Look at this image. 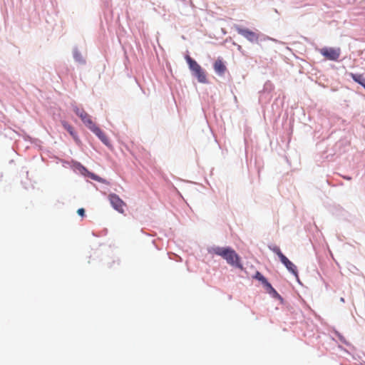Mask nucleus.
Here are the masks:
<instances>
[{"label": "nucleus", "mask_w": 365, "mask_h": 365, "mask_svg": "<svg viewBox=\"0 0 365 365\" xmlns=\"http://www.w3.org/2000/svg\"><path fill=\"white\" fill-rule=\"evenodd\" d=\"M211 252L215 255L222 257L229 264L240 269L242 268L239 255L232 248L215 247L212 248Z\"/></svg>", "instance_id": "f257e3e1"}, {"label": "nucleus", "mask_w": 365, "mask_h": 365, "mask_svg": "<svg viewBox=\"0 0 365 365\" xmlns=\"http://www.w3.org/2000/svg\"><path fill=\"white\" fill-rule=\"evenodd\" d=\"M320 53L327 60L337 61L341 55L340 48L324 47L320 49Z\"/></svg>", "instance_id": "f03ea898"}, {"label": "nucleus", "mask_w": 365, "mask_h": 365, "mask_svg": "<svg viewBox=\"0 0 365 365\" xmlns=\"http://www.w3.org/2000/svg\"><path fill=\"white\" fill-rule=\"evenodd\" d=\"M108 200L112 207L119 212L120 213L124 212V208L126 207V204L123 200L120 198L116 194L112 193L108 195Z\"/></svg>", "instance_id": "7ed1b4c3"}, {"label": "nucleus", "mask_w": 365, "mask_h": 365, "mask_svg": "<svg viewBox=\"0 0 365 365\" xmlns=\"http://www.w3.org/2000/svg\"><path fill=\"white\" fill-rule=\"evenodd\" d=\"M73 111L90 130L96 125L91 120V116L83 109L75 107Z\"/></svg>", "instance_id": "20e7f679"}, {"label": "nucleus", "mask_w": 365, "mask_h": 365, "mask_svg": "<svg viewBox=\"0 0 365 365\" xmlns=\"http://www.w3.org/2000/svg\"><path fill=\"white\" fill-rule=\"evenodd\" d=\"M235 30L239 34L243 36L250 42H257L258 41V34L248 29H245L239 26H236Z\"/></svg>", "instance_id": "39448f33"}, {"label": "nucleus", "mask_w": 365, "mask_h": 365, "mask_svg": "<svg viewBox=\"0 0 365 365\" xmlns=\"http://www.w3.org/2000/svg\"><path fill=\"white\" fill-rule=\"evenodd\" d=\"M282 257L281 262L290 272L297 277L298 272L296 266L285 255H282Z\"/></svg>", "instance_id": "423d86ee"}, {"label": "nucleus", "mask_w": 365, "mask_h": 365, "mask_svg": "<svg viewBox=\"0 0 365 365\" xmlns=\"http://www.w3.org/2000/svg\"><path fill=\"white\" fill-rule=\"evenodd\" d=\"M215 71L219 76H223L227 71V67L224 63V61L222 58H218L214 63L213 65Z\"/></svg>", "instance_id": "0eeeda50"}, {"label": "nucleus", "mask_w": 365, "mask_h": 365, "mask_svg": "<svg viewBox=\"0 0 365 365\" xmlns=\"http://www.w3.org/2000/svg\"><path fill=\"white\" fill-rule=\"evenodd\" d=\"M91 130L94 133L99 139L106 145H109V140L106 134L98 128L96 125L91 128Z\"/></svg>", "instance_id": "6e6552de"}, {"label": "nucleus", "mask_w": 365, "mask_h": 365, "mask_svg": "<svg viewBox=\"0 0 365 365\" xmlns=\"http://www.w3.org/2000/svg\"><path fill=\"white\" fill-rule=\"evenodd\" d=\"M255 278L260 281L264 285V287H266L267 289L269 290V292L277 294L275 289L272 287L271 284L268 282L267 279L260 272H257L255 275Z\"/></svg>", "instance_id": "1a4fd4ad"}, {"label": "nucleus", "mask_w": 365, "mask_h": 365, "mask_svg": "<svg viewBox=\"0 0 365 365\" xmlns=\"http://www.w3.org/2000/svg\"><path fill=\"white\" fill-rule=\"evenodd\" d=\"M185 60L189 66V68L190 71L193 73L197 71L201 68V66L194 60L192 59L190 56H185Z\"/></svg>", "instance_id": "9d476101"}, {"label": "nucleus", "mask_w": 365, "mask_h": 365, "mask_svg": "<svg viewBox=\"0 0 365 365\" xmlns=\"http://www.w3.org/2000/svg\"><path fill=\"white\" fill-rule=\"evenodd\" d=\"M62 125L63 127L69 133V134L73 138V139L78 142V138L77 136L76 133L74 130V128L73 126H71L70 124H68L66 121H62Z\"/></svg>", "instance_id": "9b49d317"}, {"label": "nucleus", "mask_w": 365, "mask_h": 365, "mask_svg": "<svg viewBox=\"0 0 365 365\" xmlns=\"http://www.w3.org/2000/svg\"><path fill=\"white\" fill-rule=\"evenodd\" d=\"M349 76L355 82L361 85L365 89V78L364 77L363 74L350 73Z\"/></svg>", "instance_id": "f8f14e48"}, {"label": "nucleus", "mask_w": 365, "mask_h": 365, "mask_svg": "<svg viewBox=\"0 0 365 365\" xmlns=\"http://www.w3.org/2000/svg\"><path fill=\"white\" fill-rule=\"evenodd\" d=\"M192 74L197 78L198 81L200 83H206L207 78L205 71L202 68L193 72Z\"/></svg>", "instance_id": "ddd939ff"}, {"label": "nucleus", "mask_w": 365, "mask_h": 365, "mask_svg": "<svg viewBox=\"0 0 365 365\" xmlns=\"http://www.w3.org/2000/svg\"><path fill=\"white\" fill-rule=\"evenodd\" d=\"M273 251L277 255V256L279 257V259L281 260L282 259V256L284 255L282 254V252H281L280 249L279 247H275L273 249Z\"/></svg>", "instance_id": "4468645a"}, {"label": "nucleus", "mask_w": 365, "mask_h": 365, "mask_svg": "<svg viewBox=\"0 0 365 365\" xmlns=\"http://www.w3.org/2000/svg\"><path fill=\"white\" fill-rule=\"evenodd\" d=\"M77 213L81 215V216H84V214H85V210L83 208H79L78 210H77Z\"/></svg>", "instance_id": "2eb2a0df"}, {"label": "nucleus", "mask_w": 365, "mask_h": 365, "mask_svg": "<svg viewBox=\"0 0 365 365\" xmlns=\"http://www.w3.org/2000/svg\"><path fill=\"white\" fill-rule=\"evenodd\" d=\"M346 180H350L351 178L350 177H344Z\"/></svg>", "instance_id": "dca6fc26"}]
</instances>
